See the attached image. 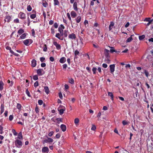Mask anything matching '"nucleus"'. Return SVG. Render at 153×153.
Segmentation results:
<instances>
[{
    "instance_id": "f704fd0d",
    "label": "nucleus",
    "mask_w": 153,
    "mask_h": 153,
    "mask_svg": "<svg viewBox=\"0 0 153 153\" xmlns=\"http://www.w3.org/2000/svg\"><path fill=\"white\" fill-rule=\"evenodd\" d=\"M56 120L57 121V122L58 123H59L60 122H62V118H58L56 119Z\"/></svg>"
},
{
    "instance_id": "ea45409f",
    "label": "nucleus",
    "mask_w": 153,
    "mask_h": 153,
    "mask_svg": "<svg viewBox=\"0 0 153 153\" xmlns=\"http://www.w3.org/2000/svg\"><path fill=\"white\" fill-rule=\"evenodd\" d=\"M26 94L27 95V96L29 97H31V96L30 94V93L28 90V89L27 88L26 89V91H25Z\"/></svg>"
},
{
    "instance_id": "aec40b11",
    "label": "nucleus",
    "mask_w": 153,
    "mask_h": 153,
    "mask_svg": "<svg viewBox=\"0 0 153 153\" xmlns=\"http://www.w3.org/2000/svg\"><path fill=\"white\" fill-rule=\"evenodd\" d=\"M114 24L113 22H110V24L109 26V31H110L112 30L113 27L114 25Z\"/></svg>"
},
{
    "instance_id": "de8ad7c7",
    "label": "nucleus",
    "mask_w": 153,
    "mask_h": 153,
    "mask_svg": "<svg viewBox=\"0 0 153 153\" xmlns=\"http://www.w3.org/2000/svg\"><path fill=\"white\" fill-rule=\"evenodd\" d=\"M47 46L46 45H45L43 48V51H44L46 52L47 51Z\"/></svg>"
},
{
    "instance_id": "58836bf2",
    "label": "nucleus",
    "mask_w": 153,
    "mask_h": 153,
    "mask_svg": "<svg viewBox=\"0 0 153 153\" xmlns=\"http://www.w3.org/2000/svg\"><path fill=\"white\" fill-rule=\"evenodd\" d=\"M144 71L146 76V77H148L149 75V73L146 70L144 69Z\"/></svg>"
},
{
    "instance_id": "1a4fd4ad",
    "label": "nucleus",
    "mask_w": 153,
    "mask_h": 153,
    "mask_svg": "<svg viewBox=\"0 0 153 153\" xmlns=\"http://www.w3.org/2000/svg\"><path fill=\"white\" fill-rule=\"evenodd\" d=\"M49 151V149L47 147H43L42 150V152L43 153H48Z\"/></svg>"
},
{
    "instance_id": "6e6552de",
    "label": "nucleus",
    "mask_w": 153,
    "mask_h": 153,
    "mask_svg": "<svg viewBox=\"0 0 153 153\" xmlns=\"http://www.w3.org/2000/svg\"><path fill=\"white\" fill-rule=\"evenodd\" d=\"M109 51L106 49H105L104 50V54L105 56L107 58H109L110 57L109 55Z\"/></svg>"
},
{
    "instance_id": "9d476101",
    "label": "nucleus",
    "mask_w": 153,
    "mask_h": 153,
    "mask_svg": "<svg viewBox=\"0 0 153 153\" xmlns=\"http://www.w3.org/2000/svg\"><path fill=\"white\" fill-rule=\"evenodd\" d=\"M53 44L55 46L57 49L59 50L61 49V47L60 45L58 44L57 42H53Z\"/></svg>"
},
{
    "instance_id": "6ab92c4d",
    "label": "nucleus",
    "mask_w": 153,
    "mask_h": 153,
    "mask_svg": "<svg viewBox=\"0 0 153 153\" xmlns=\"http://www.w3.org/2000/svg\"><path fill=\"white\" fill-rule=\"evenodd\" d=\"M53 4L55 6L56 5L59 6L60 5V3L58 0H54Z\"/></svg>"
},
{
    "instance_id": "9b49d317",
    "label": "nucleus",
    "mask_w": 153,
    "mask_h": 153,
    "mask_svg": "<svg viewBox=\"0 0 153 153\" xmlns=\"http://www.w3.org/2000/svg\"><path fill=\"white\" fill-rule=\"evenodd\" d=\"M62 36L59 33H56L55 35L56 37L61 40H63L64 39V38L63 37H62Z\"/></svg>"
},
{
    "instance_id": "f257e3e1",
    "label": "nucleus",
    "mask_w": 153,
    "mask_h": 153,
    "mask_svg": "<svg viewBox=\"0 0 153 153\" xmlns=\"http://www.w3.org/2000/svg\"><path fill=\"white\" fill-rule=\"evenodd\" d=\"M58 110L59 112V114L61 115L64 113V111L65 110V108L63 106H60L58 108Z\"/></svg>"
},
{
    "instance_id": "680f3d73",
    "label": "nucleus",
    "mask_w": 153,
    "mask_h": 153,
    "mask_svg": "<svg viewBox=\"0 0 153 153\" xmlns=\"http://www.w3.org/2000/svg\"><path fill=\"white\" fill-rule=\"evenodd\" d=\"M59 97L61 99H62V94L61 92H60L59 94Z\"/></svg>"
},
{
    "instance_id": "69168bd1",
    "label": "nucleus",
    "mask_w": 153,
    "mask_h": 153,
    "mask_svg": "<svg viewBox=\"0 0 153 153\" xmlns=\"http://www.w3.org/2000/svg\"><path fill=\"white\" fill-rule=\"evenodd\" d=\"M53 26L54 27L56 28H57L58 27V24L57 23H55L54 25Z\"/></svg>"
},
{
    "instance_id": "f03ea898",
    "label": "nucleus",
    "mask_w": 153,
    "mask_h": 153,
    "mask_svg": "<svg viewBox=\"0 0 153 153\" xmlns=\"http://www.w3.org/2000/svg\"><path fill=\"white\" fill-rule=\"evenodd\" d=\"M33 42V40L31 39H27L24 40L23 42L24 45L26 46H28L30 44H31Z\"/></svg>"
},
{
    "instance_id": "49530a36",
    "label": "nucleus",
    "mask_w": 153,
    "mask_h": 153,
    "mask_svg": "<svg viewBox=\"0 0 153 153\" xmlns=\"http://www.w3.org/2000/svg\"><path fill=\"white\" fill-rule=\"evenodd\" d=\"M96 126L92 124L91 128V130H92L94 131L96 130Z\"/></svg>"
},
{
    "instance_id": "a211bd4d",
    "label": "nucleus",
    "mask_w": 153,
    "mask_h": 153,
    "mask_svg": "<svg viewBox=\"0 0 153 153\" xmlns=\"http://www.w3.org/2000/svg\"><path fill=\"white\" fill-rule=\"evenodd\" d=\"M109 47L111 48V49L110 50V52L111 53H113L114 52H120V51H117L116 50H115L114 48V47L109 46Z\"/></svg>"
},
{
    "instance_id": "0e129e2a",
    "label": "nucleus",
    "mask_w": 153,
    "mask_h": 153,
    "mask_svg": "<svg viewBox=\"0 0 153 153\" xmlns=\"http://www.w3.org/2000/svg\"><path fill=\"white\" fill-rule=\"evenodd\" d=\"M67 16H68V19H69L70 20V21H71V16H70V14H69V13H67Z\"/></svg>"
},
{
    "instance_id": "4d7b16f0",
    "label": "nucleus",
    "mask_w": 153,
    "mask_h": 153,
    "mask_svg": "<svg viewBox=\"0 0 153 153\" xmlns=\"http://www.w3.org/2000/svg\"><path fill=\"white\" fill-rule=\"evenodd\" d=\"M39 85V83L38 81H36L34 83V86L35 87H36Z\"/></svg>"
},
{
    "instance_id": "423d86ee",
    "label": "nucleus",
    "mask_w": 153,
    "mask_h": 153,
    "mask_svg": "<svg viewBox=\"0 0 153 153\" xmlns=\"http://www.w3.org/2000/svg\"><path fill=\"white\" fill-rule=\"evenodd\" d=\"M25 14L21 12H20L19 14V16L21 19H25Z\"/></svg>"
},
{
    "instance_id": "338daca9",
    "label": "nucleus",
    "mask_w": 153,
    "mask_h": 153,
    "mask_svg": "<svg viewBox=\"0 0 153 153\" xmlns=\"http://www.w3.org/2000/svg\"><path fill=\"white\" fill-rule=\"evenodd\" d=\"M13 119V116L12 115H10L9 117V120L10 121H12Z\"/></svg>"
},
{
    "instance_id": "473e14b6",
    "label": "nucleus",
    "mask_w": 153,
    "mask_h": 153,
    "mask_svg": "<svg viewBox=\"0 0 153 153\" xmlns=\"http://www.w3.org/2000/svg\"><path fill=\"white\" fill-rule=\"evenodd\" d=\"M6 48L7 50H9L11 53H13V51L11 50V48L10 47L7 46L6 47Z\"/></svg>"
},
{
    "instance_id": "a19ab883",
    "label": "nucleus",
    "mask_w": 153,
    "mask_h": 153,
    "mask_svg": "<svg viewBox=\"0 0 153 153\" xmlns=\"http://www.w3.org/2000/svg\"><path fill=\"white\" fill-rule=\"evenodd\" d=\"M27 9L28 11H30L32 9L31 6L30 5H28L27 7Z\"/></svg>"
},
{
    "instance_id": "4468645a",
    "label": "nucleus",
    "mask_w": 153,
    "mask_h": 153,
    "mask_svg": "<svg viewBox=\"0 0 153 153\" xmlns=\"http://www.w3.org/2000/svg\"><path fill=\"white\" fill-rule=\"evenodd\" d=\"M60 128L62 131L63 132L65 131L66 130V126L64 124L61 125Z\"/></svg>"
},
{
    "instance_id": "7ed1b4c3",
    "label": "nucleus",
    "mask_w": 153,
    "mask_h": 153,
    "mask_svg": "<svg viewBox=\"0 0 153 153\" xmlns=\"http://www.w3.org/2000/svg\"><path fill=\"white\" fill-rule=\"evenodd\" d=\"M15 143L16 146L17 147L20 148L22 145V141L18 139L16 140L15 141Z\"/></svg>"
},
{
    "instance_id": "72a5a7b5",
    "label": "nucleus",
    "mask_w": 153,
    "mask_h": 153,
    "mask_svg": "<svg viewBox=\"0 0 153 153\" xmlns=\"http://www.w3.org/2000/svg\"><path fill=\"white\" fill-rule=\"evenodd\" d=\"M79 119L78 118H75L74 120V123L76 125H77V124L79 123Z\"/></svg>"
},
{
    "instance_id": "e433bc0d",
    "label": "nucleus",
    "mask_w": 153,
    "mask_h": 153,
    "mask_svg": "<svg viewBox=\"0 0 153 153\" xmlns=\"http://www.w3.org/2000/svg\"><path fill=\"white\" fill-rule=\"evenodd\" d=\"M68 82L70 83L71 84H73L74 83V79L72 78H70L69 79Z\"/></svg>"
},
{
    "instance_id": "8fccbe9b",
    "label": "nucleus",
    "mask_w": 153,
    "mask_h": 153,
    "mask_svg": "<svg viewBox=\"0 0 153 153\" xmlns=\"http://www.w3.org/2000/svg\"><path fill=\"white\" fill-rule=\"evenodd\" d=\"M3 133V127L0 125V134H2Z\"/></svg>"
},
{
    "instance_id": "39448f33",
    "label": "nucleus",
    "mask_w": 153,
    "mask_h": 153,
    "mask_svg": "<svg viewBox=\"0 0 153 153\" xmlns=\"http://www.w3.org/2000/svg\"><path fill=\"white\" fill-rule=\"evenodd\" d=\"M109 67L111 73L113 74L115 70V64H113L110 65Z\"/></svg>"
},
{
    "instance_id": "c85d7f7f",
    "label": "nucleus",
    "mask_w": 153,
    "mask_h": 153,
    "mask_svg": "<svg viewBox=\"0 0 153 153\" xmlns=\"http://www.w3.org/2000/svg\"><path fill=\"white\" fill-rule=\"evenodd\" d=\"M79 52L77 50H75L74 52V54H75V57L77 58V55H79Z\"/></svg>"
},
{
    "instance_id": "2f4dec72",
    "label": "nucleus",
    "mask_w": 153,
    "mask_h": 153,
    "mask_svg": "<svg viewBox=\"0 0 153 153\" xmlns=\"http://www.w3.org/2000/svg\"><path fill=\"white\" fill-rule=\"evenodd\" d=\"M24 32V31L23 29H20L18 31V33L19 34H21Z\"/></svg>"
},
{
    "instance_id": "5fc2aeb1",
    "label": "nucleus",
    "mask_w": 153,
    "mask_h": 153,
    "mask_svg": "<svg viewBox=\"0 0 153 153\" xmlns=\"http://www.w3.org/2000/svg\"><path fill=\"white\" fill-rule=\"evenodd\" d=\"M54 132L52 131L50 132L48 134V135L49 137H51L54 134Z\"/></svg>"
},
{
    "instance_id": "20e7f679",
    "label": "nucleus",
    "mask_w": 153,
    "mask_h": 153,
    "mask_svg": "<svg viewBox=\"0 0 153 153\" xmlns=\"http://www.w3.org/2000/svg\"><path fill=\"white\" fill-rule=\"evenodd\" d=\"M68 38L71 40H75L76 38V36L75 34L72 33L69 34Z\"/></svg>"
},
{
    "instance_id": "5701e85b",
    "label": "nucleus",
    "mask_w": 153,
    "mask_h": 153,
    "mask_svg": "<svg viewBox=\"0 0 153 153\" xmlns=\"http://www.w3.org/2000/svg\"><path fill=\"white\" fill-rule=\"evenodd\" d=\"M4 83L2 81H0V90L1 91L3 89Z\"/></svg>"
},
{
    "instance_id": "09e8293b",
    "label": "nucleus",
    "mask_w": 153,
    "mask_h": 153,
    "mask_svg": "<svg viewBox=\"0 0 153 153\" xmlns=\"http://www.w3.org/2000/svg\"><path fill=\"white\" fill-rule=\"evenodd\" d=\"M97 68L95 67H93L92 69V71H93V74H96V71Z\"/></svg>"
},
{
    "instance_id": "393cba45",
    "label": "nucleus",
    "mask_w": 153,
    "mask_h": 153,
    "mask_svg": "<svg viewBox=\"0 0 153 153\" xmlns=\"http://www.w3.org/2000/svg\"><path fill=\"white\" fill-rule=\"evenodd\" d=\"M27 34L26 33H25L22 34L20 36L21 39H24L26 38Z\"/></svg>"
},
{
    "instance_id": "bb28decb",
    "label": "nucleus",
    "mask_w": 153,
    "mask_h": 153,
    "mask_svg": "<svg viewBox=\"0 0 153 153\" xmlns=\"http://www.w3.org/2000/svg\"><path fill=\"white\" fill-rule=\"evenodd\" d=\"M22 106V105L19 103H17V105L16 106V107L17 109L19 110V111H21V107Z\"/></svg>"
},
{
    "instance_id": "f3484780",
    "label": "nucleus",
    "mask_w": 153,
    "mask_h": 153,
    "mask_svg": "<svg viewBox=\"0 0 153 153\" xmlns=\"http://www.w3.org/2000/svg\"><path fill=\"white\" fill-rule=\"evenodd\" d=\"M71 15L73 18H75L77 16L76 13L74 11H72L71 13Z\"/></svg>"
},
{
    "instance_id": "dca6fc26",
    "label": "nucleus",
    "mask_w": 153,
    "mask_h": 153,
    "mask_svg": "<svg viewBox=\"0 0 153 153\" xmlns=\"http://www.w3.org/2000/svg\"><path fill=\"white\" fill-rule=\"evenodd\" d=\"M66 58L64 57H61L59 60V62L61 63H63L66 62Z\"/></svg>"
},
{
    "instance_id": "a18cd8bd",
    "label": "nucleus",
    "mask_w": 153,
    "mask_h": 153,
    "mask_svg": "<svg viewBox=\"0 0 153 153\" xmlns=\"http://www.w3.org/2000/svg\"><path fill=\"white\" fill-rule=\"evenodd\" d=\"M145 37L144 35H142L139 36V39L140 40H142Z\"/></svg>"
},
{
    "instance_id": "a878e982",
    "label": "nucleus",
    "mask_w": 153,
    "mask_h": 153,
    "mask_svg": "<svg viewBox=\"0 0 153 153\" xmlns=\"http://www.w3.org/2000/svg\"><path fill=\"white\" fill-rule=\"evenodd\" d=\"M58 31L60 32V34L62 36L63 35V31L62 29L61 28L59 27L58 28Z\"/></svg>"
},
{
    "instance_id": "774afa93",
    "label": "nucleus",
    "mask_w": 153,
    "mask_h": 153,
    "mask_svg": "<svg viewBox=\"0 0 153 153\" xmlns=\"http://www.w3.org/2000/svg\"><path fill=\"white\" fill-rule=\"evenodd\" d=\"M50 60L51 61V62H53L54 61V58L52 57V56H51L50 57Z\"/></svg>"
},
{
    "instance_id": "6e6d98bb",
    "label": "nucleus",
    "mask_w": 153,
    "mask_h": 153,
    "mask_svg": "<svg viewBox=\"0 0 153 153\" xmlns=\"http://www.w3.org/2000/svg\"><path fill=\"white\" fill-rule=\"evenodd\" d=\"M15 23H19V19L17 18L16 19H15L13 21Z\"/></svg>"
},
{
    "instance_id": "864d4df0",
    "label": "nucleus",
    "mask_w": 153,
    "mask_h": 153,
    "mask_svg": "<svg viewBox=\"0 0 153 153\" xmlns=\"http://www.w3.org/2000/svg\"><path fill=\"white\" fill-rule=\"evenodd\" d=\"M33 79L35 80H36L38 79V76L37 75H34L33 76Z\"/></svg>"
},
{
    "instance_id": "bf43d9fd",
    "label": "nucleus",
    "mask_w": 153,
    "mask_h": 153,
    "mask_svg": "<svg viewBox=\"0 0 153 153\" xmlns=\"http://www.w3.org/2000/svg\"><path fill=\"white\" fill-rule=\"evenodd\" d=\"M40 59L41 62H43L45 60V58L43 57H41L40 58Z\"/></svg>"
},
{
    "instance_id": "3c124183",
    "label": "nucleus",
    "mask_w": 153,
    "mask_h": 153,
    "mask_svg": "<svg viewBox=\"0 0 153 153\" xmlns=\"http://www.w3.org/2000/svg\"><path fill=\"white\" fill-rule=\"evenodd\" d=\"M38 103L40 105H41L43 103V101L41 100H39L38 101Z\"/></svg>"
},
{
    "instance_id": "0eeeda50",
    "label": "nucleus",
    "mask_w": 153,
    "mask_h": 153,
    "mask_svg": "<svg viewBox=\"0 0 153 153\" xmlns=\"http://www.w3.org/2000/svg\"><path fill=\"white\" fill-rule=\"evenodd\" d=\"M53 140L50 137H48L47 139L44 140L43 144L45 143H51L53 142Z\"/></svg>"
},
{
    "instance_id": "f8f14e48",
    "label": "nucleus",
    "mask_w": 153,
    "mask_h": 153,
    "mask_svg": "<svg viewBox=\"0 0 153 153\" xmlns=\"http://www.w3.org/2000/svg\"><path fill=\"white\" fill-rule=\"evenodd\" d=\"M36 65V61L35 59H33L31 61V66L33 67H34Z\"/></svg>"
},
{
    "instance_id": "c756f323",
    "label": "nucleus",
    "mask_w": 153,
    "mask_h": 153,
    "mask_svg": "<svg viewBox=\"0 0 153 153\" xmlns=\"http://www.w3.org/2000/svg\"><path fill=\"white\" fill-rule=\"evenodd\" d=\"M18 138L19 139H23V136L21 132H20L18 134Z\"/></svg>"
},
{
    "instance_id": "603ef678",
    "label": "nucleus",
    "mask_w": 153,
    "mask_h": 153,
    "mask_svg": "<svg viewBox=\"0 0 153 153\" xmlns=\"http://www.w3.org/2000/svg\"><path fill=\"white\" fill-rule=\"evenodd\" d=\"M128 122L125 120H124L122 121V123L123 126H125V125L128 124Z\"/></svg>"
},
{
    "instance_id": "13d9d810",
    "label": "nucleus",
    "mask_w": 153,
    "mask_h": 153,
    "mask_svg": "<svg viewBox=\"0 0 153 153\" xmlns=\"http://www.w3.org/2000/svg\"><path fill=\"white\" fill-rule=\"evenodd\" d=\"M153 21V19H151V21L148 22V23L146 24L147 26H149L150 24H151L152 22Z\"/></svg>"
},
{
    "instance_id": "412c9836",
    "label": "nucleus",
    "mask_w": 153,
    "mask_h": 153,
    "mask_svg": "<svg viewBox=\"0 0 153 153\" xmlns=\"http://www.w3.org/2000/svg\"><path fill=\"white\" fill-rule=\"evenodd\" d=\"M108 95L110 96L111 97V99L112 100H114V95L113 93L112 92H108Z\"/></svg>"
},
{
    "instance_id": "052dcab7",
    "label": "nucleus",
    "mask_w": 153,
    "mask_h": 153,
    "mask_svg": "<svg viewBox=\"0 0 153 153\" xmlns=\"http://www.w3.org/2000/svg\"><path fill=\"white\" fill-rule=\"evenodd\" d=\"M151 20V18H146L145 19L144 21L146 22H149Z\"/></svg>"
},
{
    "instance_id": "c9c22d12",
    "label": "nucleus",
    "mask_w": 153,
    "mask_h": 153,
    "mask_svg": "<svg viewBox=\"0 0 153 153\" xmlns=\"http://www.w3.org/2000/svg\"><path fill=\"white\" fill-rule=\"evenodd\" d=\"M68 31L67 30H65L64 31V33L63 35L65 37H66L68 35Z\"/></svg>"
},
{
    "instance_id": "7c9ffc66",
    "label": "nucleus",
    "mask_w": 153,
    "mask_h": 153,
    "mask_svg": "<svg viewBox=\"0 0 153 153\" xmlns=\"http://www.w3.org/2000/svg\"><path fill=\"white\" fill-rule=\"evenodd\" d=\"M6 19L7 22L9 23L11 20V17L10 16H7L6 17Z\"/></svg>"
},
{
    "instance_id": "cd10ccee",
    "label": "nucleus",
    "mask_w": 153,
    "mask_h": 153,
    "mask_svg": "<svg viewBox=\"0 0 153 153\" xmlns=\"http://www.w3.org/2000/svg\"><path fill=\"white\" fill-rule=\"evenodd\" d=\"M45 91L47 94H48L49 92V89L48 86H45L44 87Z\"/></svg>"
},
{
    "instance_id": "37998d69",
    "label": "nucleus",
    "mask_w": 153,
    "mask_h": 153,
    "mask_svg": "<svg viewBox=\"0 0 153 153\" xmlns=\"http://www.w3.org/2000/svg\"><path fill=\"white\" fill-rule=\"evenodd\" d=\"M36 17V14H31L30 16V17L31 19H33L35 18Z\"/></svg>"
},
{
    "instance_id": "c03bdc74",
    "label": "nucleus",
    "mask_w": 153,
    "mask_h": 153,
    "mask_svg": "<svg viewBox=\"0 0 153 153\" xmlns=\"http://www.w3.org/2000/svg\"><path fill=\"white\" fill-rule=\"evenodd\" d=\"M1 114L4 112V105H3L2 104L1 105Z\"/></svg>"
},
{
    "instance_id": "e2e57ef3",
    "label": "nucleus",
    "mask_w": 153,
    "mask_h": 153,
    "mask_svg": "<svg viewBox=\"0 0 153 153\" xmlns=\"http://www.w3.org/2000/svg\"><path fill=\"white\" fill-rule=\"evenodd\" d=\"M67 67V65L66 64H65L62 65V68L63 69H65Z\"/></svg>"
},
{
    "instance_id": "4be33fe9",
    "label": "nucleus",
    "mask_w": 153,
    "mask_h": 153,
    "mask_svg": "<svg viewBox=\"0 0 153 153\" xmlns=\"http://www.w3.org/2000/svg\"><path fill=\"white\" fill-rule=\"evenodd\" d=\"M134 36V35H131L130 37L128 38L126 40V42H131L133 40L132 36Z\"/></svg>"
},
{
    "instance_id": "79ce46f5",
    "label": "nucleus",
    "mask_w": 153,
    "mask_h": 153,
    "mask_svg": "<svg viewBox=\"0 0 153 153\" xmlns=\"http://www.w3.org/2000/svg\"><path fill=\"white\" fill-rule=\"evenodd\" d=\"M12 132L15 136H16L17 135V133L16 132V130L14 129H12Z\"/></svg>"
},
{
    "instance_id": "2eb2a0df",
    "label": "nucleus",
    "mask_w": 153,
    "mask_h": 153,
    "mask_svg": "<svg viewBox=\"0 0 153 153\" xmlns=\"http://www.w3.org/2000/svg\"><path fill=\"white\" fill-rule=\"evenodd\" d=\"M43 71V70L42 69H39L37 70V73L39 75L41 76L43 74L42 73Z\"/></svg>"
},
{
    "instance_id": "4c0bfd02",
    "label": "nucleus",
    "mask_w": 153,
    "mask_h": 153,
    "mask_svg": "<svg viewBox=\"0 0 153 153\" xmlns=\"http://www.w3.org/2000/svg\"><path fill=\"white\" fill-rule=\"evenodd\" d=\"M44 2H43L42 5L45 7H46L48 6V3L45 1H44Z\"/></svg>"
},
{
    "instance_id": "ddd939ff",
    "label": "nucleus",
    "mask_w": 153,
    "mask_h": 153,
    "mask_svg": "<svg viewBox=\"0 0 153 153\" xmlns=\"http://www.w3.org/2000/svg\"><path fill=\"white\" fill-rule=\"evenodd\" d=\"M73 8L74 10L76 11H77L78 10L77 7V2L75 1L74 2L73 5Z\"/></svg>"
},
{
    "instance_id": "b1692460",
    "label": "nucleus",
    "mask_w": 153,
    "mask_h": 153,
    "mask_svg": "<svg viewBox=\"0 0 153 153\" xmlns=\"http://www.w3.org/2000/svg\"><path fill=\"white\" fill-rule=\"evenodd\" d=\"M81 16H78L76 19V22L77 23H79L81 21Z\"/></svg>"
}]
</instances>
